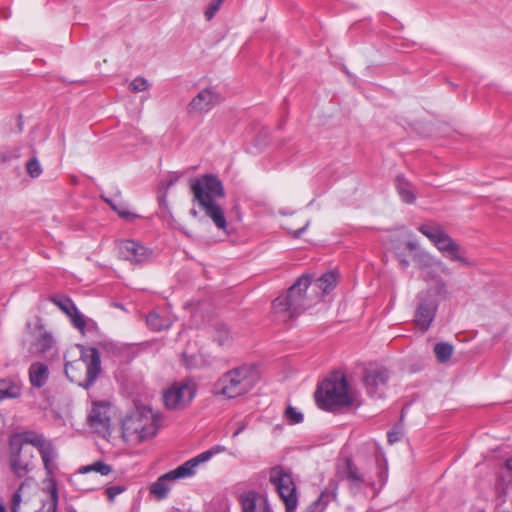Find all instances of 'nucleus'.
<instances>
[{
  "mask_svg": "<svg viewBox=\"0 0 512 512\" xmlns=\"http://www.w3.org/2000/svg\"><path fill=\"white\" fill-rule=\"evenodd\" d=\"M285 416L290 424H299L303 422L304 416L301 412L297 411L294 407L288 406L285 411Z\"/></svg>",
  "mask_w": 512,
  "mask_h": 512,
  "instance_id": "37",
  "label": "nucleus"
},
{
  "mask_svg": "<svg viewBox=\"0 0 512 512\" xmlns=\"http://www.w3.org/2000/svg\"><path fill=\"white\" fill-rule=\"evenodd\" d=\"M208 512H224V511H214V510H210Z\"/></svg>",
  "mask_w": 512,
  "mask_h": 512,
  "instance_id": "58",
  "label": "nucleus"
},
{
  "mask_svg": "<svg viewBox=\"0 0 512 512\" xmlns=\"http://www.w3.org/2000/svg\"><path fill=\"white\" fill-rule=\"evenodd\" d=\"M404 411H405V408H403V409L401 410V418H403V417H404Z\"/></svg>",
  "mask_w": 512,
  "mask_h": 512,
  "instance_id": "57",
  "label": "nucleus"
},
{
  "mask_svg": "<svg viewBox=\"0 0 512 512\" xmlns=\"http://www.w3.org/2000/svg\"><path fill=\"white\" fill-rule=\"evenodd\" d=\"M223 451H225L224 446L215 445L212 448H210L209 450L204 451V452L200 453L199 455L195 456L194 458L187 460L186 463L190 467L191 471H193V474H195L196 467L199 464L210 460L212 456H214L220 452H223Z\"/></svg>",
  "mask_w": 512,
  "mask_h": 512,
  "instance_id": "25",
  "label": "nucleus"
},
{
  "mask_svg": "<svg viewBox=\"0 0 512 512\" xmlns=\"http://www.w3.org/2000/svg\"><path fill=\"white\" fill-rule=\"evenodd\" d=\"M39 453L43 462L46 475L53 476L57 469V464L55 462L57 458V452L53 443L50 441L48 444H46L43 448L39 450Z\"/></svg>",
  "mask_w": 512,
  "mask_h": 512,
  "instance_id": "23",
  "label": "nucleus"
},
{
  "mask_svg": "<svg viewBox=\"0 0 512 512\" xmlns=\"http://www.w3.org/2000/svg\"><path fill=\"white\" fill-rule=\"evenodd\" d=\"M23 120H22V116L19 115L18 116V123H17V126H18V130L19 132H22L23 131Z\"/></svg>",
  "mask_w": 512,
  "mask_h": 512,
  "instance_id": "52",
  "label": "nucleus"
},
{
  "mask_svg": "<svg viewBox=\"0 0 512 512\" xmlns=\"http://www.w3.org/2000/svg\"><path fill=\"white\" fill-rule=\"evenodd\" d=\"M77 348L80 350L78 359L68 361L64 356V372L71 382L89 390L102 372L101 355L96 347H86L78 344Z\"/></svg>",
  "mask_w": 512,
  "mask_h": 512,
  "instance_id": "2",
  "label": "nucleus"
},
{
  "mask_svg": "<svg viewBox=\"0 0 512 512\" xmlns=\"http://www.w3.org/2000/svg\"><path fill=\"white\" fill-rule=\"evenodd\" d=\"M47 486L44 491L49 494L50 500H59L57 480L53 476H47Z\"/></svg>",
  "mask_w": 512,
  "mask_h": 512,
  "instance_id": "36",
  "label": "nucleus"
},
{
  "mask_svg": "<svg viewBox=\"0 0 512 512\" xmlns=\"http://www.w3.org/2000/svg\"><path fill=\"white\" fill-rule=\"evenodd\" d=\"M418 231L426 236L448 260L459 262L466 266L472 264L466 257L461 255L459 244L449 236L441 225L425 223L419 226Z\"/></svg>",
  "mask_w": 512,
  "mask_h": 512,
  "instance_id": "7",
  "label": "nucleus"
},
{
  "mask_svg": "<svg viewBox=\"0 0 512 512\" xmlns=\"http://www.w3.org/2000/svg\"><path fill=\"white\" fill-rule=\"evenodd\" d=\"M367 484L375 490V494H377L379 492V490H376V488H375V482H368Z\"/></svg>",
  "mask_w": 512,
  "mask_h": 512,
  "instance_id": "54",
  "label": "nucleus"
},
{
  "mask_svg": "<svg viewBox=\"0 0 512 512\" xmlns=\"http://www.w3.org/2000/svg\"><path fill=\"white\" fill-rule=\"evenodd\" d=\"M213 329H214L213 338L220 346H223L229 342L230 331L226 324L216 323L214 325Z\"/></svg>",
  "mask_w": 512,
  "mask_h": 512,
  "instance_id": "33",
  "label": "nucleus"
},
{
  "mask_svg": "<svg viewBox=\"0 0 512 512\" xmlns=\"http://www.w3.org/2000/svg\"><path fill=\"white\" fill-rule=\"evenodd\" d=\"M307 227H308V223H306L303 227H301V228H299V229L295 230V231L293 232V237H294V238H300V237H301V235H302V234L305 232V230L307 229Z\"/></svg>",
  "mask_w": 512,
  "mask_h": 512,
  "instance_id": "48",
  "label": "nucleus"
},
{
  "mask_svg": "<svg viewBox=\"0 0 512 512\" xmlns=\"http://www.w3.org/2000/svg\"><path fill=\"white\" fill-rule=\"evenodd\" d=\"M337 283V275L334 272H326L320 278H318L314 286L319 289L322 295L330 292Z\"/></svg>",
  "mask_w": 512,
  "mask_h": 512,
  "instance_id": "26",
  "label": "nucleus"
},
{
  "mask_svg": "<svg viewBox=\"0 0 512 512\" xmlns=\"http://www.w3.org/2000/svg\"><path fill=\"white\" fill-rule=\"evenodd\" d=\"M269 480L283 500L286 512H294L298 505V497L290 470L283 466L272 467Z\"/></svg>",
  "mask_w": 512,
  "mask_h": 512,
  "instance_id": "8",
  "label": "nucleus"
},
{
  "mask_svg": "<svg viewBox=\"0 0 512 512\" xmlns=\"http://www.w3.org/2000/svg\"><path fill=\"white\" fill-rule=\"evenodd\" d=\"M102 199L111 207L113 211L118 214L119 217L125 219L126 221L133 222L134 220L140 218L138 214L129 212L123 203H117L114 200L103 196Z\"/></svg>",
  "mask_w": 512,
  "mask_h": 512,
  "instance_id": "27",
  "label": "nucleus"
},
{
  "mask_svg": "<svg viewBox=\"0 0 512 512\" xmlns=\"http://www.w3.org/2000/svg\"><path fill=\"white\" fill-rule=\"evenodd\" d=\"M33 453L25 447L9 446V462L12 472L19 478L24 477L30 471Z\"/></svg>",
  "mask_w": 512,
  "mask_h": 512,
  "instance_id": "15",
  "label": "nucleus"
},
{
  "mask_svg": "<svg viewBox=\"0 0 512 512\" xmlns=\"http://www.w3.org/2000/svg\"><path fill=\"white\" fill-rule=\"evenodd\" d=\"M256 369L253 365H241L224 373L214 384L215 394L235 398L248 393L254 386Z\"/></svg>",
  "mask_w": 512,
  "mask_h": 512,
  "instance_id": "5",
  "label": "nucleus"
},
{
  "mask_svg": "<svg viewBox=\"0 0 512 512\" xmlns=\"http://www.w3.org/2000/svg\"><path fill=\"white\" fill-rule=\"evenodd\" d=\"M193 475V471H191L188 464L184 462L177 468L161 475L154 483H152L149 488L150 494L154 495L158 500L166 499L171 490V484L174 481L188 478Z\"/></svg>",
  "mask_w": 512,
  "mask_h": 512,
  "instance_id": "11",
  "label": "nucleus"
},
{
  "mask_svg": "<svg viewBox=\"0 0 512 512\" xmlns=\"http://www.w3.org/2000/svg\"><path fill=\"white\" fill-rule=\"evenodd\" d=\"M433 351L439 363H446L447 361L450 360L454 348L448 342H439L434 345Z\"/></svg>",
  "mask_w": 512,
  "mask_h": 512,
  "instance_id": "30",
  "label": "nucleus"
},
{
  "mask_svg": "<svg viewBox=\"0 0 512 512\" xmlns=\"http://www.w3.org/2000/svg\"><path fill=\"white\" fill-rule=\"evenodd\" d=\"M89 426L97 433H110V405L105 402H94L87 417Z\"/></svg>",
  "mask_w": 512,
  "mask_h": 512,
  "instance_id": "13",
  "label": "nucleus"
},
{
  "mask_svg": "<svg viewBox=\"0 0 512 512\" xmlns=\"http://www.w3.org/2000/svg\"><path fill=\"white\" fill-rule=\"evenodd\" d=\"M396 257L402 268H407L409 266V261L401 253H397Z\"/></svg>",
  "mask_w": 512,
  "mask_h": 512,
  "instance_id": "47",
  "label": "nucleus"
},
{
  "mask_svg": "<svg viewBox=\"0 0 512 512\" xmlns=\"http://www.w3.org/2000/svg\"><path fill=\"white\" fill-rule=\"evenodd\" d=\"M50 441L46 440L41 434L34 431H25L21 433H13L9 436V446L24 447L25 444H30L38 449L43 448Z\"/></svg>",
  "mask_w": 512,
  "mask_h": 512,
  "instance_id": "18",
  "label": "nucleus"
},
{
  "mask_svg": "<svg viewBox=\"0 0 512 512\" xmlns=\"http://www.w3.org/2000/svg\"><path fill=\"white\" fill-rule=\"evenodd\" d=\"M20 157V148H14L10 151H4L0 153V161L5 163L9 162L12 159H16Z\"/></svg>",
  "mask_w": 512,
  "mask_h": 512,
  "instance_id": "42",
  "label": "nucleus"
},
{
  "mask_svg": "<svg viewBox=\"0 0 512 512\" xmlns=\"http://www.w3.org/2000/svg\"><path fill=\"white\" fill-rule=\"evenodd\" d=\"M50 301L55 304L67 316L76 312V305L70 297L64 295H55L50 298Z\"/></svg>",
  "mask_w": 512,
  "mask_h": 512,
  "instance_id": "29",
  "label": "nucleus"
},
{
  "mask_svg": "<svg viewBox=\"0 0 512 512\" xmlns=\"http://www.w3.org/2000/svg\"><path fill=\"white\" fill-rule=\"evenodd\" d=\"M319 407L328 411L351 406L352 396L349 394V384L342 373H332L323 380L315 392Z\"/></svg>",
  "mask_w": 512,
  "mask_h": 512,
  "instance_id": "4",
  "label": "nucleus"
},
{
  "mask_svg": "<svg viewBox=\"0 0 512 512\" xmlns=\"http://www.w3.org/2000/svg\"><path fill=\"white\" fill-rule=\"evenodd\" d=\"M59 500H46L43 502L42 507L37 512H56Z\"/></svg>",
  "mask_w": 512,
  "mask_h": 512,
  "instance_id": "43",
  "label": "nucleus"
},
{
  "mask_svg": "<svg viewBox=\"0 0 512 512\" xmlns=\"http://www.w3.org/2000/svg\"><path fill=\"white\" fill-rule=\"evenodd\" d=\"M407 246H408V248H409V249H411V250L415 248V245H414L412 242H408V243H407Z\"/></svg>",
  "mask_w": 512,
  "mask_h": 512,
  "instance_id": "55",
  "label": "nucleus"
},
{
  "mask_svg": "<svg viewBox=\"0 0 512 512\" xmlns=\"http://www.w3.org/2000/svg\"><path fill=\"white\" fill-rule=\"evenodd\" d=\"M20 395V386L11 379H0V401L4 398H16Z\"/></svg>",
  "mask_w": 512,
  "mask_h": 512,
  "instance_id": "28",
  "label": "nucleus"
},
{
  "mask_svg": "<svg viewBox=\"0 0 512 512\" xmlns=\"http://www.w3.org/2000/svg\"><path fill=\"white\" fill-rule=\"evenodd\" d=\"M146 324L153 331H161L169 327L168 321L156 312H150L146 316Z\"/></svg>",
  "mask_w": 512,
  "mask_h": 512,
  "instance_id": "32",
  "label": "nucleus"
},
{
  "mask_svg": "<svg viewBox=\"0 0 512 512\" xmlns=\"http://www.w3.org/2000/svg\"><path fill=\"white\" fill-rule=\"evenodd\" d=\"M417 306L414 312L415 326L421 331L426 332L435 319L439 302L432 293V290H424L416 296Z\"/></svg>",
  "mask_w": 512,
  "mask_h": 512,
  "instance_id": "9",
  "label": "nucleus"
},
{
  "mask_svg": "<svg viewBox=\"0 0 512 512\" xmlns=\"http://www.w3.org/2000/svg\"><path fill=\"white\" fill-rule=\"evenodd\" d=\"M376 464H377V475H378V480H379V483H380V488L381 489L387 482L388 480V463H387V460L383 457V458H379V457H376Z\"/></svg>",
  "mask_w": 512,
  "mask_h": 512,
  "instance_id": "34",
  "label": "nucleus"
},
{
  "mask_svg": "<svg viewBox=\"0 0 512 512\" xmlns=\"http://www.w3.org/2000/svg\"><path fill=\"white\" fill-rule=\"evenodd\" d=\"M222 97L212 88L201 90L188 104L190 113H203L210 111L214 106L222 102Z\"/></svg>",
  "mask_w": 512,
  "mask_h": 512,
  "instance_id": "16",
  "label": "nucleus"
},
{
  "mask_svg": "<svg viewBox=\"0 0 512 512\" xmlns=\"http://www.w3.org/2000/svg\"><path fill=\"white\" fill-rule=\"evenodd\" d=\"M390 378L385 367L367 368L364 371V386L372 398H382Z\"/></svg>",
  "mask_w": 512,
  "mask_h": 512,
  "instance_id": "12",
  "label": "nucleus"
},
{
  "mask_svg": "<svg viewBox=\"0 0 512 512\" xmlns=\"http://www.w3.org/2000/svg\"><path fill=\"white\" fill-rule=\"evenodd\" d=\"M177 180H178V178H175V179L171 178V179L167 180L165 182V188L169 189L170 187H172L176 183Z\"/></svg>",
  "mask_w": 512,
  "mask_h": 512,
  "instance_id": "50",
  "label": "nucleus"
},
{
  "mask_svg": "<svg viewBox=\"0 0 512 512\" xmlns=\"http://www.w3.org/2000/svg\"><path fill=\"white\" fill-rule=\"evenodd\" d=\"M311 284L310 276L302 275L286 293L279 295L272 302V310L278 321L287 322L299 316L312 305L313 301L306 294Z\"/></svg>",
  "mask_w": 512,
  "mask_h": 512,
  "instance_id": "3",
  "label": "nucleus"
},
{
  "mask_svg": "<svg viewBox=\"0 0 512 512\" xmlns=\"http://www.w3.org/2000/svg\"><path fill=\"white\" fill-rule=\"evenodd\" d=\"M190 190L193 203H197L218 229L224 230L227 221L223 208L216 202L225 196L222 181L214 174H204L191 181Z\"/></svg>",
  "mask_w": 512,
  "mask_h": 512,
  "instance_id": "1",
  "label": "nucleus"
},
{
  "mask_svg": "<svg viewBox=\"0 0 512 512\" xmlns=\"http://www.w3.org/2000/svg\"><path fill=\"white\" fill-rule=\"evenodd\" d=\"M0 512H7L4 505L0 503Z\"/></svg>",
  "mask_w": 512,
  "mask_h": 512,
  "instance_id": "56",
  "label": "nucleus"
},
{
  "mask_svg": "<svg viewBox=\"0 0 512 512\" xmlns=\"http://www.w3.org/2000/svg\"><path fill=\"white\" fill-rule=\"evenodd\" d=\"M28 376L31 386L40 389L48 382V366L43 362H33L28 369Z\"/></svg>",
  "mask_w": 512,
  "mask_h": 512,
  "instance_id": "20",
  "label": "nucleus"
},
{
  "mask_svg": "<svg viewBox=\"0 0 512 512\" xmlns=\"http://www.w3.org/2000/svg\"><path fill=\"white\" fill-rule=\"evenodd\" d=\"M395 187L401 198L406 204H413L416 201V192L412 183L403 175L395 177Z\"/></svg>",
  "mask_w": 512,
  "mask_h": 512,
  "instance_id": "21",
  "label": "nucleus"
},
{
  "mask_svg": "<svg viewBox=\"0 0 512 512\" xmlns=\"http://www.w3.org/2000/svg\"><path fill=\"white\" fill-rule=\"evenodd\" d=\"M124 439L143 442L157 433V419L150 408H137L125 416L121 425Z\"/></svg>",
  "mask_w": 512,
  "mask_h": 512,
  "instance_id": "6",
  "label": "nucleus"
},
{
  "mask_svg": "<svg viewBox=\"0 0 512 512\" xmlns=\"http://www.w3.org/2000/svg\"><path fill=\"white\" fill-rule=\"evenodd\" d=\"M22 501V495L20 489L16 490L11 497V511L18 512L20 503Z\"/></svg>",
  "mask_w": 512,
  "mask_h": 512,
  "instance_id": "44",
  "label": "nucleus"
},
{
  "mask_svg": "<svg viewBox=\"0 0 512 512\" xmlns=\"http://www.w3.org/2000/svg\"><path fill=\"white\" fill-rule=\"evenodd\" d=\"M119 253L123 259L141 264L151 258L153 251L138 241L126 239L120 242Z\"/></svg>",
  "mask_w": 512,
  "mask_h": 512,
  "instance_id": "14",
  "label": "nucleus"
},
{
  "mask_svg": "<svg viewBox=\"0 0 512 512\" xmlns=\"http://www.w3.org/2000/svg\"><path fill=\"white\" fill-rule=\"evenodd\" d=\"M37 330L38 335L35 337L32 346L38 353L45 354L53 348L55 340L52 333L46 331L41 324L37 326Z\"/></svg>",
  "mask_w": 512,
  "mask_h": 512,
  "instance_id": "22",
  "label": "nucleus"
},
{
  "mask_svg": "<svg viewBox=\"0 0 512 512\" xmlns=\"http://www.w3.org/2000/svg\"><path fill=\"white\" fill-rule=\"evenodd\" d=\"M190 215H191L192 217H194V218H197V217H198V212H197V210H195V209H191V210H190Z\"/></svg>",
  "mask_w": 512,
  "mask_h": 512,
  "instance_id": "53",
  "label": "nucleus"
},
{
  "mask_svg": "<svg viewBox=\"0 0 512 512\" xmlns=\"http://www.w3.org/2000/svg\"><path fill=\"white\" fill-rule=\"evenodd\" d=\"M246 428V424L245 423H241L239 425V427L234 431L233 433V437H237L240 433H242Z\"/></svg>",
  "mask_w": 512,
  "mask_h": 512,
  "instance_id": "49",
  "label": "nucleus"
},
{
  "mask_svg": "<svg viewBox=\"0 0 512 512\" xmlns=\"http://www.w3.org/2000/svg\"><path fill=\"white\" fill-rule=\"evenodd\" d=\"M432 293L434 294L435 297H436V295L446 296V294H447L446 284L442 280L437 281L436 286H435V291L434 292L432 291Z\"/></svg>",
  "mask_w": 512,
  "mask_h": 512,
  "instance_id": "45",
  "label": "nucleus"
},
{
  "mask_svg": "<svg viewBox=\"0 0 512 512\" xmlns=\"http://www.w3.org/2000/svg\"><path fill=\"white\" fill-rule=\"evenodd\" d=\"M224 0H211L208 4L206 10L204 11V16L206 20H211L216 13L219 11Z\"/></svg>",
  "mask_w": 512,
  "mask_h": 512,
  "instance_id": "38",
  "label": "nucleus"
},
{
  "mask_svg": "<svg viewBox=\"0 0 512 512\" xmlns=\"http://www.w3.org/2000/svg\"><path fill=\"white\" fill-rule=\"evenodd\" d=\"M196 393L195 383L191 381L175 382L163 392L164 405L170 410H182L192 402Z\"/></svg>",
  "mask_w": 512,
  "mask_h": 512,
  "instance_id": "10",
  "label": "nucleus"
},
{
  "mask_svg": "<svg viewBox=\"0 0 512 512\" xmlns=\"http://www.w3.org/2000/svg\"><path fill=\"white\" fill-rule=\"evenodd\" d=\"M127 490V487L125 485H113L108 486L105 490V493L107 495V498L110 502H114L116 496L123 493Z\"/></svg>",
  "mask_w": 512,
  "mask_h": 512,
  "instance_id": "39",
  "label": "nucleus"
},
{
  "mask_svg": "<svg viewBox=\"0 0 512 512\" xmlns=\"http://www.w3.org/2000/svg\"><path fill=\"white\" fill-rule=\"evenodd\" d=\"M341 478L349 483V491L357 495L366 484L364 476L351 458L345 459V466L341 472Z\"/></svg>",
  "mask_w": 512,
  "mask_h": 512,
  "instance_id": "17",
  "label": "nucleus"
},
{
  "mask_svg": "<svg viewBox=\"0 0 512 512\" xmlns=\"http://www.w3.org/2000/svg\"><path fill=\"white\" fill-rule=\"evenodd\" d=\"M505 465L512 478V458L507 459Z\"/></svg>",
  "mask_w": 512,
  "mask_h": 512,
  "instance_id": "51",
  "label": "nucleus"
},
{
  "mask_svg": "<svg viewBox=\"0 0 512 512\" xmlns=\"http://www.w3.org/2000/svg\"><path fill=\"white\" fill-rule=\"evenodd\" d=\"M338 483L335 480H330L327 487L320 494L318 499L313 502L310 506V512H314L313 509L317 508L321 505V511L325 508V506L332 500H335L337 497Z\"/></svg>",
  "mask_w": 512,
  "mask_h": 512,
  "instance_id": "24",
  "label": "nucleus"
},
{
  "mask_svg": "<svg viewBox=\"0 0 512 512\" xmlns=\"http://www.w3.org/2000/svg\"><path fill=\"white\" fill-rule=\"evenodd\" d=\"M402 433L397 429H393L387 433L388 442L394 444L401 439Z\"/></svg>",
  "mask_w": 512,
  "mask_h": 512,
  "instance_id": "46",
  "label": "nucleus"
},
{
  "mask_svg": "<svg viewBox=\"0 0 512 512\" xmlns=\"http://www.w3.org/2000/svg\"><path fill=\"white\" fill-rule=\"evenodd\" d=\"M68 317L71 318L72 324L75 328L79 330H84L86 326V321L84 316L79 312L78 308H76L75 313H71Z\"/></svg>",
  "mask_w": 512,
  "mask_h": 512,
  "instance_id": "41",
  "label": "nucleus"
},
{
  "mask_svg": "<svg viewBox=\"0 0 512 512\" xmlns=\"http://www.w3.org/2000/svg\"><path fill=\"white\" fill-rule=\"evenodd\" d=\"M79 472L82 474L96 472L105 476L112 472V466L105 463L104 461L98 460L90 465L82 466L79 469Z\"/></svg>",
  "mask_w": 512,
  "mask_h": 512,
  "instance_id": "31",
  "label": "nucleus"
},
{
  "mask_svg": "<svg viewBox=\"0 0 512 512\" xmlns=\"http://www.w3.org/2000/svg\"><path fill=\"white\" fill-rule=\"evenodd\" d=\"M26 171L31 178H38L42 174V168L37 157L34 156L27 162Z\"/></svg>",
  "mask_w": 512,
  "mask_h": 512,
  "instance_id": "35",
  "label": "nucleus"
},
{
  "mask_svg": "<svg viewBox=\"0 0 512 512\" xmlns=\"http://www.w3.org/2000/svg\"><path fill=\"white\" fill-rule=\"evenodd\" d=\"M149 84L147 79L143 77H137L130 83V89L133 92H142L148 88Z\"/></svg>",
  "mask_w": 512,
  "mask_h": 512,
  "instance_id": "40",
  "label": "nucleus"
},
{
  "mask_svg": "<svg viewBox=\"0 0 512 512\" xmlns=\"http://www.w3.org/2000/svg\"><path fill=\"white\" fill-rule=\"evenodd\" d=\"M242 512H272L268 501L264 498L259 499L254 491H249L240 496Z\"/></svg>",
  "mask_w": 512,
  "mask_h": 512,
  "instance_id": "19",
  "label": "nucleus"
}]
</instances>
